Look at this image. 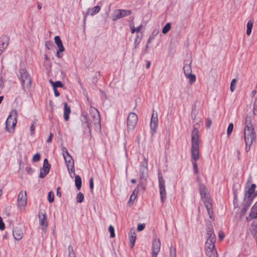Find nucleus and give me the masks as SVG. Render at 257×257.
Wrapping results in <instances>:
<instances>
[{
    "mask_svg": "<svg viewBox=\"0 0 257 257\" xmlns=\"http://www.w3.org/2000/svg\"><path fill=\"white\" fill-rule=\"evenodd\" d=\"M191 154L193 171L196 174L198 173L197 161L199 159V131L194 127L191 133Z\"/></svg>",
    "mask_w": 257,
    "mask_h": 257,
    "instance_id": "obj_1",
    "label": "nucleus"
},
{
    "mask_svg": "<svg viewBox=\"0 0 257 257\" xmlns=\"http://www.w3.org/2000/svg\"><path fill=\"white\" fill-rule=\"evenodd\" d=\"M199 192L203 203L207 210L209 217L212 219L213 216L212 200L206 186L203 184L199 185Z\"/></svg>",
    "mask_w": 257,
    "mask_h": 257,
    "instance_id": "obj_2",
    "label": "nucleus"
},
{
    "mask_svg": "<svg viewBox=\"0 0 257 257\" xmlns=\"http://www.w3.org/2000/svg\"><path fill=\"white\" fill-rule=\"evenodd\" d=\"M251 117L246 116L245 119V126L244 128V135L245 142L248 143L253 142L256 140V134L254 128L251 123Z\"/></svg>",
    "mask_w": 257,
    "mask_h": 257,
    "instance_id": "obj_3",
    "label": "nucleus"
},
{
    "mask_svg": "<svg viewBox=\"0 0 257 257\" xmlns=\"http://www.w3.org/2000/svg\"><path fill=\"white\" fill-rule=\"evenodd\" d=\"M17 116V111L15 109L13 110L8 116L5 122L6 129L8 132L10 133L14 132Z\"/></svg>",
    "mask_w": 257,
    "mask_h": 257,
    "instance_id": "obj_4",
    "label": "nucleus"
},
{
    "mask_svg": "<svg viewBox=\"0 0 257 257\" xmlns=\"http://www.w3.org/2000/svg\"><path fill=\"white\" fill-rule=\"evenodd\" d=\"M20 76L23 90L26 91V88L31 87L32 79L25 69L20 70Z\"/></svg>",
    "mask_w": 257,
    "mask_h": 257,
    "instance_id": "obj_5",
    "label": "nucleus"
},
{
    "mask_svg": "<svg viewBox=\"0 0 257 257\" xmlns=\"http://www.w3.org/2000/svg\"><path fill=\"white\" fill-rule=\"evenodd\" d=\"M215 241L211 240H206L205 244V253L208 257H217V250L215 247Z\"/></svg>",
    "mask_w": 257,
    "mask_h": 257,
    "instance_id": "obj_6",
    "label": "nucleus"
},
{
    "mask_svg": "<svg viewBox=\"0 0 257 257\" xmlns=\"http://www.w3.org/2000/svg\"><path fill=\"white\" fill-rule=\"evenodd\" d=\"M158 180L161 200L162 203H163L166 198L167 193L166 191L165 181L161 173L160 172L158 173Z\"/></svg>",
    "mask_w": 257,
    "mask_h": 257,
    "instance_id": "obj_7",
    "label": "nucleus"
},
{
    "mask_svg": "<svg viewBox=\"0 0 257 257\" xmlns=\"http://www.w3.org/2000/svg\"><path fill=\"white\" fill-rule=\"evenodd\" d=\"M132 13V12L130 10L117 9L114 11L111 19L113 21H115L125 16H130Z\"/></svg>",
    "mask_w": 257,
    "mask_h": 257,
    "instance_id": "obj_8",
    "label": "nucleus"
},
{
    "mask_svg": "<svg viewBox=\"0 0 257 257\" xmlns=\"http://www.w3.org/2000/svg\"><path fill=\"white\" fill-rule=\"evenodd\" d=\"M138 116L134 112H130L127 118V127L128 131H132L135 128L138 122Z\"/></svg>",
    "mask_w": 257,
    "mask_h": 257,
    "instance_id": "obj_9",
    "label": "nucleus"
},
{
    "mask_svg": "<svg viewBox=\"0 0 257 257\" xmlns=\"http://www.w3.org/2000/svg\"><path fill=\"white\" fill-rule=\"evenodd\" d=\"M27 203L26 191H21L18 196L17 205L21 209L24 208Z\"/></svg>",
    "mask_w": 257,
    "mask_h": 257,
    "instance_id": "obj_10",
    "label": "nucleus"
},
{
    "mask_svg": "<svg viewBox=\"0 0 257 257\" xmlns=\"http://www.w3.org/2000/svg\"><path fill=\"white\" fill-rule=\"evenodd\" d=\"M158 120L157 112L155 113L154 111H153L150 123V127L151 131H152V135H154L156 132L158 127Z\"/></svg>",
    "mask_w": 257,
    "mask_h": 257,
    "instance_id": "obj_11",
    "label": "nucleus"
},
{
    "mask_svg": "<svg viewBox=\"0 0 257 257\" xmlns=\"http://www.w3.org/2000/svg\"><path fill=\"white\" fill-rule=\"evenodd\" d=\"M55 43L58 48V50L57 51L56 56L58 58H60V52H62L65 51L62 42L59 36H56L54 38Z\"/></svg>",
    "mask_w": 257,
    "mask_h": 257,
    "instance_id": "obj_12",
    "label": "nucleus"
},
{
    "mask_svg": "<svg viewBox=\"0 0 257 257\" xmlns=\"http://www.w3.org/2000/svg\"><path fill=\"white\" fill-rule=\"evenodd\" d=\"M65 164L69 173L75 172L74 163L72 157H68L64 159Z\"/></svg>",
    "mask_w": 257,
    "mask_h": 257,
    "instance_id": "obj_13",
    "label": "nucleus"
},
{
    "mask_svg": "<svg viewBox=\"0 0 257 257\" xmlns=\"http://www.w3.org/2000/svg\"><path fill=\"white\" fill-rule=\"evenodd\" d=\"M211 240L216 241V236L212 225L210 224L207 228L206 240Z\"/></svg>",
    "mask_w": 257,
    "mask_h": 257,
    "instance_id": "obj_14",
    "label": "nucleus"
},
{
    "mask_svg": "<svg viewBox=\"0 0 257 257\" xmlns=\"http://www.w3.org/2000/svg\"><path fill=\"white\" fill-rule=\"evenodd\" d=\"M161 242L159 239L153 240L152 244V254H158L160 250Z\"/></svg>",
    "mask_w": 257,
    "mask_h": 257,
    "instance_id": "obj_15",
    "label": "nucleus"
},
{
    "mask_svg": "<svg viewBox=\"0 0 257 257\" xmlns=\"http://www.w3.org/2000/svg\"><path fill=\"white\" fill-rule=\"evenodd\" d=\"M39 219L40 225L43 227V229L47 227L48 222L46 213H39Z\"/></svg>",
    "mask_w": 257,
    "mask_h": 257,
    "instance_id": "obj_16",
    "label": "nucleus"
},
{
    "mask_svg": "<svg viewBox=\"0 0 257 257\" xmlns=\"http://www.w3.org/2000/svg\"><path fill=\"white\" fill-rule=\"evenodd\" d=\"M128 238L130 242V247L133 248L136 240V234L135 230L132 228L128 233Z\"/></svg>",
    "mask_w": 257,
    "mask_h": 257,
    "instance_id": "obj_17",
    "label": "nucleus"
},
{
    "mask_svg": "<svg viewBox=\"0 0 257 257\" xmlns=\"http://www.w3.org/2000/svg\"><path fill=\"white\" fill-rule=\"evenodd\" d=\"M191 61L189 60H185L184 61L183 71L185 75L192 73V69L191 67Z\"/></svg>",
    "mask_w": 257,
    "mask_h": 257,
    "instance_id": "obj_18",
    "label": "nucleus"
},
{
    "mask_svg": "<svg viewBox=\"0 0 257 257\" xmlns=\"http://www.w3.org/2000/svg\"><path fill=\"white\" fill-rule=\"evenodd\" d=\"M90 113L92 116L95 119L96 122H98L99 124H100V116L99 114V112L98 110L92 107L90 110Z\"/></svg>",
    "mask_w": 257,
    "mask_h": 257,
    "instance_id": "obj_19",
    "label": "nucleus"
},
{
    "mask_svg": "<svg viewBox=\"0 0 257 257\" xmlns=\"http://www.w3.org/2000/svg\"><path fill=\"white\" fill-rule=\"evenodd\" d=\"M14 237L17 240H20L23 236L22 231L19 229L17 227H15L13 231Z\"/></svg>",
    "mask_w": 257,
    "mask_h": 257,
    "instance_id": "obj_20",
    "label": "nucleus"
},
{
    "mask_svg": "<svg viewBox=\"0 0 257 257\" xmlns=\"http://www.w3.org/2000/svg\"><path fill=\"white\" fill-rule=\"evenodd\" d=\"M251 203L252 202H251L243 200V202L241 203L242 209L240 211L241 216H243L246 213V211Z\"/></svg>",
    "mask_w": 257,
    "mask_h": 257,
    "instance_id": "obj_21",
    "label": "nucleus"
},
{
    "mask_svg": "<svg viewBox=\"0 0 257 257\" xmlns=\"http://www.w3.org/2000/svg\"><path fill=\"white\" fill-rule=\"evenodd\" d=\"M254 195V193L244 190L243 200L252 202L253 199L255 198Z\"/></svg>",
    "mask_w": 257,
    "mask_h": 257,
    "instance_id": "obj_22",
    "label": "nucleus"
},
{
    "mask_svg": "<svg viewBox=\"0 0 257 257\" xmlns=\"http://www.w3.org/2000/svg\"><path fill=\"white\" fill-rule=\"evenodd\" d=\"M64 118L65 120L68 121L69 119V114L71 112L70 106L66 102L64 103Z\"/></svg>",
    "mask_w": 257,
    "mask_h": 257,
    "instance_id": "obj_23",
    "label": "nucleus"
},
{
    "mask_svg": "<svg viewBox=\"0 0 257 257\" xmlns=\"http://www.w3.org/2000/svg\"><path fill=\"white\" fill-rule=\"evenodd\" d=\"M249 183L250 181L248 180L244 187V190L255 193V190L256 188V185L255 184H251L250 185Z\"/></svg>",
    "mask_w": 257,
    "mask_h": 257,
    "instance_id": "obj_24",
    "label": "nucleus"
},
{
    "mask_svg": "<svg viewBox=\"0 0 257 257\" xmlns=\"http://www.w3.org/2000/svg\"><path fill=\"white\" fill-rule=\"evenodd\" d=\"M144 164L141 165L140 170V176L141 179H142L144 178V172L145 170H147L148 167V160L147 159L144 158Z\"/></svg>",
    "mask_w": 257,
    "mask_h": 257,
    "instance_id": "obj_25",
    "label": "nucleus"
},
{
    "mask_svg": "<svg viewBox=\"0 0 257 257\" xmlns=\"http://www.w3.org/2000/svg\"><path fill=\"white\" fill-rule=\"evenodd\" d=\"M253 207L254 205L250 209L249 216L247 217L246 218L247 220H250L252 219L257 218V212H255V211L257 210V208H253Z\"/></svg>",
    "mask_w": 257,
    "mask_h": 257,
    "instance_id": "obj_26",
    "label": "nucleus"
},
{
    "mask_svg": "<svg viewBox=\"0 0 257 257\" xmlns=\"http://www.w3.org/2000/svg\"><path fill=\"white\" fill-rule=\"evenodd\" d=\"M0 42V51L1 52H3V50H5L8 46L9 40V38L7 37L3 38V40Z\"/></svg>",
    "mask_w": 257,
    "mask_h": 257,
    "instance_id": "obj_27",
    "label": "nucleus"
},
{
    "mask_svg": "<svg viewBox=\"0 0 257 257\" xmlns=\"http://www.w3.org/2000/svg\"><path fill=\"white\" fill-rule=\"evenodd\" d=\"M75 186L77 190H79L81 187L82 180L79 175H77L75 179Z\"/></svg>",
    "mask_w": 257,
    "mask_h": 257,
    "instance_id": "obj_28",
    "label": "nucleus"
},
{
    "mask_svg": "<svg viewBox=\"0 0 257 257\" xmlns=\"http://www.w3.org/2000/svg\"><path fill=\"white\" fill-rule=\"evenodd\" d=\"M80 120L82 123L89 121L88 115L87 112H82L80 115Z\"/></svg>",
    "mask_w": 257,
    "mask_h": 257,
    "instance_id": "obj_29",
    "label": "nucleus"
},
{
    "mask_svg": "<svg viewBox=\"0 0 257 257\" xmlns=\"http://www.w3.org/2000/svg\"><path fill=\"white\" fill-rule=\"evenodd\" d=\"M49 81L52 84L53 88H57V87H63L64 86L63 84L60 81L53 82L52 80H50Z\"/></svg>",
    "mask_w": 257,
    "mask_h": 257,
    "instance_id": "obj_30",
    "label": "nucleus"
},
{
    "mask_svg": "<svg viewBox=\"0 0 257 257\" xmlns=\"http://www.w3.org/2000/svg\"><path fill=\"white\" fill-rule=\"evenodd\" d=\"M185 76L189 79L190 84H192L196 81V76L192 73L187 74Z\"/></svg>",
    "mask_w": 257,
    "mask_h": 257,
    "instance_id": "obj_31",
    "label": "nucleus"
},
{
    "mask_svg": "<svg viewBox=\"0 0 257 257\" xmlns=\"http://www.w3.org/2000/svg\"><path fill=\"white\" fill-rule=\"evenodd\" d=\"M171 23H167L163 28L162 33L164 34H167L171 29Z\"/></svg>",
    "mask_w": 257,
    "mask_h": 257,
    "instance_id": "obj_32",
    "label": "nucleus"
},
{
    "mask_svg": "<svg viewBox=\"0 0 257 257\" xmlns=\"http://www.w3.org/2000/svg\"><path fill=\"white\" fill-rule=\"evenodd\" d=\"M50 166H51L49 164L48 160L47 159H45L44 160L43 168L41 170H45L46 171L49 170L50 171Z\"/></svg>",
    "mask_w": 257,
    "mask_h": 257,
    "instance_id": "obj_33",
    "label": "nucleus"
},
{
    "mask_svg": "<svg viewBox=\"0 0 257 257\" xmlns=\"http://www.w3.org/2000/svg\"><path fill=\"white\" fill-rule=\"evenodd\" d=\"M100 10V7L98 6H95L91 10V12L90 13V15L91 16L94 15L98 13Z\"/></svg>",
    "mask_w": 257,
    "mask_h": 257,
    "instance_id": "obj_34",
    "label": "nucleus"
},
{
    "mask_svg": "<svg viewBox=\"0 0 257 257\" xmlns=\"http://www.w3.org/2000/svg\"><path fill=\"white\" fill-rule=\"evenodd\" d=\"M77 202L78 203H81L84 200V195L82 193L79 192L76 197Z\"/></svg>",
    "mask_w": 257,
    "mask_h": 257,
    "instance_id": "obj_35",
    "label": "nucleus"
},
{
    "mask_svg": "<svg viewBox=\"0 0 257 257\" xmlns=\"http://www.w3.org/2000/svg\"><path fill=\"white\" fill-rule=\"evenodd\" d=\"M49 172V170L46 171L45 170H41L39 174V177L40 178H44Z\"/></svg>",
    "mask_w": 257,
    "mask_h": 257,
    "instance_id": "obj_36",
    "label": "nucleus"
},
{
    "mask_svg": "<svg viewBox=\"0 0 257 257\" xmlns=\"http://www.w3.org/2000/svg\"><path fill=\"white\" fill-rule=\"evenodd\" d=\"M108 230L110 232V237L111 238L115 236L114 228L112 225H110L108 227Z\"/></svg>",
    "mask_w": 257,
    "mask_h": 257,
    "instance_id": "obj_37",
    "label": "nucleus"
},
{
    "mask_svg": "<svg viewBox=\"0 0 257 257\" xmlns=\"http://www.w3.org/2000/svg\"><path fill=\"white\" fill-rule=\"evenodd\" d=\"M170 257H177L176 248H173L172 247L170 248Z\"/></svg>",
    "mask_w": 257,
    "mask_h": 257,
    "instance_id": "obj_38",
    "label": "nucleus"
},
{
    "mask_svg": "<svg viewBox=\"0 0 257 257\" xmlns=\"http://www.w3.org/2000/svg\"><path fill=\"white\" fill-rule=\"evenodd\" d=\"M48 200L49 202L52 203L54 201V194L52 191H50L48 194Z\"/></svg>",
    "mask_w": 257,
    "mask_h": 257,
    "instance_id": "obj_39",
    "label": "nucleus"
},
{
    "mask_svg": "<svg viewBox=\"0 0 257 257\" xmlns=\"http://www.w3.org/2000/svg\"><path fill=\"white\" fill-rule=\"evenodd\" d=\"M233 128V124L232 123H230L229 124L227 130V134L228 136H229L232 133Z\"/></svg>",
    "mask_w": 257,
    "mask_h": 257,
    "instance_id": "obj_40",
    "label": "nucleus"
},
{
    "mask_svg": "<svg viewBox=\"0 0 257 257\" xmlns=\"http://www.w3.org/2000/svg\"><path fill=\"white\" fill-rule=\"evenodd\" d=\"M45 46L48 49L51 50L54 47V44L52 42L48 41L45 43Z\"/></svg>",
    "mask_w": 257,
    "mask_h": 257,
    "instance_id": "obj_41",
    "label": "nucleus"
},
{
    "mask_svg": "<svg viewBox=\"0 0 257 257\" xmlns=\"http://www.w3.org/2000/svg\"><path fill=\"white\" fill-rule=\"evenodd\" d=\"M141 38H139V35H137L136 36V39H135V43H134V45H135V48H136L138 46V45H139V44L141 42Z\"/></svg>",
    "mask_w": 257,
    "mask_h": 257,
    "instance_id": "obj_42",
    "label": "nucleus"
},
{
    "mask_svg": "<svg viewBox=\"0 0 257 257\" xmlns=\"http://www.w3.org/2000/svg\"><path fill=\"white\" fill-rule=\"evenodd\" d=\"M40 160V155L39 153H36L34 155L32 158L33 162H38Z\"/></svg>",
    "mask_w": 257,
    "mask_h": 257,
    "instance_id": "obj_43",
    "label": "nucleus"
},
{
    "mask_svg": "<svg viewBox=\"0 0 257 257\" xmlns=\"http://www.w3.org/2000/svg\"><path fill=\"white\" fill-rule=\"evenodd\" d=\"M236 80L235 79H233L231 82L230 89L231 92L234 91L235 89L234 85H235Z\"/></svg>",
    "mask_w": 257,
    "mask_h": 257,
    "instance_id": "obj_44",
    "label": "nucleus"
},
{
    "mask_svg": "<svg viewBox=\"0 0 257 257\" xmlns=\"http://www.w3.org/2000/svg\"><path fill=\"white\" fill-rule=\"evenodd\" d=\"M139 185H140L139 184V185H138V187H137V189H136L134 190V191L133 193L131 195V197H130V201H131L132 200V199H133V197L134 198V199L136 198V197H137V195H136V194H135V193H136H136H137V194L138 193V188H139Z\"/></svg>",
    "mask_w": 257,
    "mask_h": 257,
    "instance_id": "obj_45",
    "label": "nucleus"
},
{
    "mask_svg": "<svg viewBox=\"0 0 257 257\" xmlns=\"http://www.w3.org/2000/svg\"><path fill=\"white\" fill-rule=\"evenodd\" d=\"M82 125L84 128H88L89 129V132H91V125H90V123L89 122V121L87 122L82 123Z\"/></svg>",
    "mask_w": 257,
    "mask_h": 257,
    "instance_id": "obj_46",
    "label": "nucleus"
},
{
    "mask_svg": "<svg viewBox=\"0 0 257 257\" xmlns=\"http://www.w3.org/2000/svg\"><path fill=\"white\" fill-rule=\"evenodd\" d=\"M253 114L255 115H257V98L255 99L254 102L253 109Z\"/></svg>",
    "mask_w": 257,
    "mask_h": 257,
    "instance_id": "obj_47",
    "label": "nucleus"
},
{
    "mask_svg": "<svg viewBox=\"0 0 257 257\" xmlns=\"http://www.w3.org/2000/svg\"><path fill=\"white\" fill-rule=\"evenodd\" d=\"M245 142V151H246V152H248L250 150L251 146L253 143L252 142L248 143L247 142Z\"/></svg>",
    "mask_w": 257,
    "mask_h": 257,
    "instance_id": "obj_48",
    "label": "nucleus"
},
{
    "mask_svg": "<svg viewBox=\"0 0 257 257\" xmlns=\"http://www.w3.org/2000/svg\"><path fill=\"white\" fill-rule=\"evenodd\" d=\"M145 227V223L139 224L138 225L137 230H138V231H141L143 230H144Z\"/></svg>",
    "mask_w": 257,
    "mask_h": 257,
    "instance_id": "obj_49",
    "label": "nucleus"
},
{
    "mask_svg": "<svg viewBox=\"0 0 257 257\" xmlns=\"http://www.w3.org/2000/svg\"><path fill=\"white\" fill-rule=\"evenodd\" d=\"M89 186H90V188L91 189V192H93V187H94L93 179L92 177L90 178V180H89Z\"/></svg>",
    "mask_w": 257,
    "mask_h": 257,
    "instance_id": "obj_50",
    "label": "nucleus"
},
{
    "mask_svg": "<svg viewBox=\"0 0 257 257\" xmlns=\"http://www.w3.org/2000/svg\"><path fill=\"white\" fill-rule=\"evenodd\" d=\"M5 228V223L3 221V219L1 217H0V230H3Z\"/></svg>",
    "mask_w": 257,
    "mask_h": 257,
    "instance_id": "obj_51",
    "label": "nucleus"
},
{
    "mask_svg": "<svg viewBox=\"0 0 257 257\" xmlns=\"http://www.w3.org/2000/svg\"><path fill=\"white\" fill-rule=\"evenodd\" d=\"M212 124L211 119L210 118H207L206 122V126L207 128H209Z\"/></svg>",
    "mask_w": 257,
    "mask_h": 257,
    "instance_id": "obj_52",
    "label": "nucleus"
},
{
    "mask_svg": "<svg viewBox=\"0 0 257 257\" xmlns=\"http://www.w3.org/2000/svg\"><path fill=\"white\" fill-rule=\"evenodd\" d=\"M253 26V23L251 21H248L247 23V29L252 30Z\"/></svg>",
    "mask_w": 257,
    "mask_h": 257,
    "instance_id": "obj_53",
    "label": "nucleus"
},
{
    "mask_svg": "<svg viewBox=\"0 0 257 257\" xmlns=\"http://www.w3.org/2000/svg\"><path fill=\"white\" fill-rule=\"evenodd\" d=\"M26 170L27 172L28 173V174H31L33 172V170L32 169V168L31 167H26Z\"/></svg>",
    "mask_w": 257,
    "mask_h": 257,
    "instance_id": "obj_54",
    "label": "nucleus"
},
{
    "mask_svg": "<svg viewBox=\"0 0 257 257\" xmlns=\"http://www.w3.org/2000/svg\"><path fill=\"white\" fill-rule=\"evenodd\" d=\"M233 195H234V200H233V202H234V203L235 201L237 202V201H238L237 192L236 191H234L233 192Z\"/></svg>",
    "mask_w": 257,
    "mask_h": 257,
    "instance_id": "obj_55",
    "label": "nucleus"
},
{
    "mask_svg": "<svg viewBox=\"0 0 257 257\" xmlns=\"http://www.w3.org/2000/svg\"><path fill=\"white\" fill-rule=\"evenodd\" d=\"M53 89L54 90L55 96L56 97L59 96L60 95V93H59V91L57 90V88H53Z\"/></svg>",
    "mask_w": 257,
    "mask_h": 257,
    "instance_id": "obj_56",
    "label": "nucleus"
},
{
    "mask_svg": "<svg viewBox=\"0 0 257 257\" xmlns=\"http://www.w3.org/2000/svg\"><path fill=\"white\" fill-rule=\"evenodd\" d=\"M35 122H33L31 125L30 131H31L32 133H33L34 132V131L35 128Z\"/></svg>",
    "mask_w": 257,
    "mask_h": 257,
    "instance_id": "obj_57",
    "label": "nucleus"
},
{
    "mask_svg": "<svg viewBox=\"0 0 257 257\" xmlns=\"http://www.w3.org/2000/svg\"><path fill=\"white\" fill-rule=\"evenodd\" d=\"M218 236H219V238L220 240L223 239L224 237V234L223 232H219L218 234Z\"/></svg>",
    "mask_w": 257,
    "mask_h": 257,
    "instance_id": "obj_58",
    "label": "nucleus"
},
{
    "mask_svg": "<svg viewBox=\"0 0 257 257\" xmlns=\"http://www.w3.org/2000/svg\"><path fill=\"white\" fill-rule=\"evenodd\" d=\"M62 155H63V156L64 157V159H65V158H68V157H71V156L68 153V151L66 152H65L64 154H63Z\"/></svg>",
    "mask_w": 257,
    "mask_h": 257,
    "instance_id": "obj_59",
    "label": "nucleus"
},
{
    "mask_svg": "<svg viewBox=\"0 0 257 257\" xmlns=\"http://www.w3.org/2000/svg\"><path fill=\"white\" fill-rule=\"evenodd\" d=\"M53 137V134L51 133L49 138L47 140V142L50 143L52 141V138Z\"/></svg>",
    "mask_w": 257,
    "mask_h": 257,
    "instance_id": "obj_60",
    "label": "nucleus"
},
{
    "mask_svg": "<svg viewBox=\"0 0 257 257\" xmlns=\"http://www.w3.org/2000/svg\"><path fill=\"white\" fill-rule=\"evenodd\" d=\"M131 33H134L135 32H136V29L134 25L131 26Z\"/></svg>",
    "mask_w": 257,
    "mask_h": 257,
    "instance_id": "obj_61",
    "label": "nucleus"
},
{
    "mask_svg": "<svg viewBox=\"0 0 257 257\" xmlns=\"http://www.w3.org/2000/svg\"><path fill=\"white\" fill-rule=\"evenodd\" d=\"M60 189V187H58L57 189V192H56V195L59 196V197L61 196V192L59 191V190Z\"/></svg>",
    "mask_w": 257,
    "mask_h": 257,
    "instance_id": "obj_62",
    "label": "nucleus"
},
{
    "mask_svg": "<svg viewBox=\"0 0 257 257\" xmlns=\"http://www.w3.org/2000/svg\"><path fill=\"white\" fill-rule=\"evenodd\" d=\"M153 38H154L153 36L151 35L148 40L147 44H149V43H150L151 42L152 40L153 39Z\"/></svg>",
    "mask_w": 257,
    "mask_h": 257,
    "instance_id": "obj_63",
    "label": "nucleus"
},
{
    "mask_svg": "<svg viewBox=\"0 0 257 257\" xmlns=\"http://www.w3.org/2000/svg\"><path fill=\"white\" fill-rule=\"evenodd\" d=\"M68 251H69V253H71L72 252H74L73 249V247H72V246L71 245H69V246H68Z\"/></svg>",
    "mask_w": 257,
    "mask_h": 257,
    "instance_id": "obj_64",
    "label": "nucleus"
}]
</instances>
